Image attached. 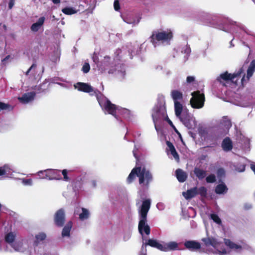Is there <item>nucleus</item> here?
Listing matches in <instances>:
<instances>
[{"mask_svg": "<svg viewBox=\"0 0 255 255\" xmlns=\"http://www.w3.org/2000/svg\"><path fill=\"white\" fill-rule=\"evenodd\" d=\"M15 238V235L12 232H10L5 235V241L8 243H12L14 241Z\"/></svg>", "mask_w": 255, "mask_h": 255, "instance_id": "38", "label": "nucleus"}, {"mask_svg": "<svg viewBox=\"0 0 255 255\" xmlns=\"http://www.w3.org/2000/svg\"><path fill=\"white\" fill-rule=\"evenodd\" d=\"M251 168L255 174V164H251Z\"/></svg>", "mask_w": 255, "mask_h": 255, "instance_id": "58", "label": "nucleus"}, {"mask_svg": "<svg viewBox=\"0 0 255 255\" xmlns=\"http://www.w3.org/2000/svg\"><path fill=\"white\" fill-rule=\"evenodd\" d=\"M185 248L189 250L194 251L201 249V244L200 243L195 241H187L184 244Z\"/></svg>", "mask_w": 255, "mask_h": 255, "instance_id": "18", "label": "nucleus"}, {"mask_svg": "<svg viewBox=\"0 0 255 255\" xmlns=\"http://www.w3.org/2000/svg\"><path fill=\"white\" fill-rule=\"evenodd\" d=\"M193 172L199 180L204 179L207 175L206 171L197 167L194 168Z\"/></svg>", "mask_w": 255, "mask_h": 255, "instance_id": "26", "label": "nucleus"}, {"mask_svg": "<svg viewBox=\"0 0 255 255\" xmlns=\"http://www.w3.org/2000/svg\"><path fill=\"white\" fill-rule=\"evenodd\" d=\"M140 171V167H135L133 168L127 179V182L128 184L131 183L135 179L136 176Z\"/></svg>", "mask_w": 255, "mask_h": 255, "instance_id": "19", "label": "nucleus"}, {"mask_svg": "<svg viewBox=\"0 0 255 255\" xmlns=\"http://www.w3.org/2000/svg\"><path fill=\"white\" fill-rule=\"evenodd\" d=\"M8 168L6 165L0 167V176L5 175L8 171Z\"/></svg>", "mask_w": 255, "mask_h": 255, "instance_id": "47", "label": "nucleus"}, {"mask_svg": "<svg viewBox=\"0 0 255 255\" xmlns=\"http://www.w3.org/2000/svg\"><path fill=\"white\" fill-rule=\"evenodd\" d=\"M62 174L63 176V178L61 180H63L65 181H69L70 180V178L68 176V171L67 169H63L61 171V174Z\"/></svg>", "mask_w": 255, "mask_h": 255, "instance_id": "43", "label": "nucleus"}, {"mask_svg": "<svg viewBox=\"0 0 255 255\" xmlns=\"http://www.w3.org/2000/svg\"><path fill=\"white\" fill-rule=\"evenodd\" d=\"M226 126H227L229 127H231L232 126L231 122L230 120L227 122Z\"/></svg>", "mask_w": 255, "mask_h": 255, "instance_id": "60", "label": "nucleus"}, {"mask_svg": "<svg viewBox=\"0 0 255 255\" xmlns=\"http://www.w3.org/2000/svg\"><path fill=\"white\" fill-rule=\"evenodd\" d=\"M166 115L165 108L161 106L156 107L153 110L152 118L156 128V124L158 122L163 120Z\"/></svg>", "mask_w": 255, "mask_h": 255, "instance_id": "7", "label": "nucleus"}, {"mask_svg": "<svg viewBox=\"0 0 255 255\" xmlns=\"http://www.w3.org/2000/svg\"><path fill=\"white\" fill-rule=\"evenodd\" d=\"M211 219L216 223L220 225L222 223L221 220L219 217L216 214H211L210 215Z\"/></svg>", "mask_w": 255, "mask_h": 255, "instance_id": "41", "label": "nucleus"}, {"mask_svg": "<svg viewBox=\"0 0 255 255\" xmlns=\"http://www.w3.org/2000/svg\"><path fill=\"white\" fill-rule=\"evenodd\" d=\"M62 11L63 13L67 15H71L74 14L76 12V11L72 7H66L62 9Z\"/></svg>", "mask_w": 255, "mask_h": 255, "instance_id": "39", "label": "nucleus"}, {"mask_svg": "<svg viewBox=\"0 0 255 255\" xmlns=\"http://www.w3.org/2000/svg\"><path fill=\"white\" fill-rule=\"evenodd\" d=\"M246 165L245 164H238L236 167V170L239 172H243L245 170Z\"/></svg>", "mask_w": 255, "mask_h": 255, "instance_id": "49", "label": "nucleus"}, {"mask_svg": "<svg viewBox=\"0 0 255 255\" xmlns=\"http://www.w3.org/2000/svg\"><path fill=\"white\" fill-rule=\"evenodd\" d=\"M138 177L139 184L141 186L146 189L149 187V184L153 180V177L152 173L149 170L146 169L145 167H143L142 170L137 174Z\"/></svg>", "mask_w": 255, "mask_h": 255, "instance_id": "3", "label": "nucleus"}, {"mask_svg": "<svg viewBox=\"0 0 255 255\" xmlns=\"http://www.w3.org/2000/svg\"><path fill=\"white\" fill-rule=\"evenodd\" d=\"M255 71V65H250L247 70V76H246L245 73L243 71L241 80L242 85H244L245 82H246L250 80V78L252 76Z\"/></svg>", "mask_w": 255, "mask_h": 255, "instance_id": "15", "label": "nucleus"}, {"mask_svg": "<svg viewBox=\"0 0 255 255\" xmlns=\"http://www.w3.org/2000/svg\"><path fill=\"white\" fill-rule=\"evenodd\" d=\"M12 109V107L11 105L8 104H5L0 102V112L3 110H8L9 111L11 110Z\"/></svg>", "mask_w": 255, "mask_h": 255, "instance_id": "40", "label": "nucleus"}, {"mask_svg": "<svg viewBox=\"0 0 255 255\" xmlns=\"http://www.w3.org/2000/svg\"><path fill=\"white\" fill-rule=\"evenodd\" d=\"M197 195H200L202 198H206L207 196V189L204 186L197 188Z\"/></svg>", "mask_w": 255, "mask_h": 255, "instance_id": "36", "label": "nucleus"}, {"mask_svg": "<svg viewBox=\"0 0 255 255\" xmlns=\"http://www.w3.org/2000/svg\"><path fill=\"white\" fill-rule=\"evenodd\" d=\"M50 83L48 81L45 79L44 82L39 85L38 86H35L33 89L37 93H41L45 92L49 88Z\"/></svg>", "mask_w": 255, "mask_h": 255, "instance_id": "20", "label": "nucleus"}, {"mask_svg": "<svg viewBox=\"0 0 255 255\" xmlns=\"http://www.w3.org/2000/svg\"><path fill=\"white\" fill-rule=\"evenodd\" d=\"M166 144L170 150L171 154L174 157L175 160L179 161V156L176 151L175 148L173 144L169 141H166Z\"/></svg>", "mask_w": 255, "mask_h": 255, "instance_id": "27", "label": "nucleus"}, {"mask_svg": "<svg viewBox=\"0 0 255 255\" xmlns=\"http://www.w3.org/2000/svg\"><path fill=\"white\" fill-rule=\"evenodd\" d=\"M45 18L44 16L40 17L38 21L35 23H33L31 27V30L33 32L38 31L40 27L43 25Z\"/></svg>", "mask_w": 255, "mask_h": 255, "instance_id": "24", "label": "nucleus"}, {"mask_svg": "<svg viewBox=\"0 0 255 255\" xmlns=\"http://www.w3.org/2000/svg\"><path fill=\"white\" fill-rule=\"evenodd\" d=\"M228 189L224 183L219 184L216 186L215 192L217 194H225L227 192Z\"/></svg>", "mask_w": 255, "mask_h": 255, "instance_id": "28", "label": "nucleus"}, {"mask_svg": "<svg viewBox=\"0 0 255 255\" xmlns=\"http://www.w3.org/2000/svg\"><path fill=\"white\" fill-rule=\"evenodd\" d=\"M94 93L101 108L106 111L109 114L113 116L117 120H121V117L117 115L118 106L112 103L108 99L103 96L99 90L95 91Z\"/></svg>", "mask_w": 255, "mask_h": 255, "instance_id": "1", "label": "nucleus"}, {"mask_svg": "<svg viewBox=\"0 0 255 255\" xmlns=\"http://www.w3.org/2000/svg\"><path fill=\"white\" fill-rule=\"evenodd\" d=\"M179 250L178 244L175 242H170L163 245L162 251L168 252Z\"/></svg>", "mask_w": 255, "mask_h": 255, "instance_id": "21", "label": "nucleus"}, {"mask_svg": "<svg viewBox=\"0 0 255 255\" xmlns=\"http://www.w3.org/2000/svg\"><path fill=\"white\" fill-rule=\"evenodd\" d=\"M219 252L221 253V254H222V255H224L227 253V252H226V250L225 249H224L222 250V251H219Z\"/></svg>", "mask_w": 255, "mask_h": 255, "instance_id": "59", "label": "nucleus"}, {"mask_svg": "<svg viewBox=\"0 0 255 255\" xmlns=\"http://www.w3.org/2000/svg\"><path fill=\"white\" fill-rule=\"evenodd\" d=\"M129 114V111L127 109L123 108L118 106L117 108V115H119L121 117V120L122 121V117H126V116Z\"/></svg>", "mask_w": 255, "mask_h": 255, "instance_id": "35", "label": "nucleus"}, {"mask_svg": "<svg viewBox=\"0 0 255 255\" xmlns=\"http://www.w3.org/2000/svg\"><path fill=\"white\" fill-rule=\"evenodd\" d=\"M105 59H110V57L109 56H105Z\"/></svg>", "mask_w": 255, "mask_h": 255, "instance_id": "64", "label": "nucleus"}, {"mask_svg": "<svg viewBox=\"0 0 255 255\" xmlns=\"http://www.w3.org/2000/svg\"><path fill=\"white\" fill-rule=\"evenodd\" d=\"M65 222V213L62 208L57 210L54 216V223L58 227H62Z\"/></svg>", "mask_w": 255, "mask_h": 255, "instance_id": "10", "label": "nucleus"}, {"mask_svg": "<svg viewBox=\"0 0 255 255\" xmlns=\"http://www.w3.org/2000/svg\"><path fill=\"white\" fill-rule=\"evenodd\" d=\"M82 213L79 215V219L81 220H84L88 218L89 216V213L87 209L82 208Z\"/></svg>", "mask_w": 255, "mask_h": 255, "instance_id": "37", "label": "nucleus"}, {"mask_svg": "<svg viewBox=\"0 0 255 255\" xmlns=\"http://www.w3.org/2000/svg\"><path fill=\"white\" fill-rule=\"evenodd\" d=\"M163 120H164L165 121H166L169 124V125H170L171 127H173L175 129V128L173 125L172 121L169 119L167 114Z\"/></svg>", "mask_w": 255, "mask_h": 255, "instance_id": "52", "label": "nucleus"}, {"mask_svg": "<svg viewBox=\"0 0 255 255\" xmlns=\"http://www.w3.org/2000/svg\"><path fill=\"white\" fill-rule=\"evenodd\" d=\"M192 97L191 98L190 103L194 109L202 108L204 105L205 96L200 91H196L191 93Z\"/></svg>", "mask_w": 255, "mask_h": 255, "instance_id": "5", "label": "nucleus"}, {"mask_svg": "<svg viewBox=\"0 0 255 255\" xmlns=\"http://www.w3.org/2000/svg\"><path fill=\"white\" fill-rule=\"evenodd\" d=\"M250 64H255V60H253L251 63Z\"/></svg>", "mask_w": 255, "mask_h": 255, "instance_id": "63", "label": "nucleus"}, {"mask_svg": "<svg viewBox=\"0 0 255 255\" xmlns=\"http://www.w3.org/2000/svg\"><path fill=\"white\" fill-rule=\"evenodd\" d=\"M174 103L175 113L177 117H179L182 115L183 111L182 105L179 102H175Z\"/></svg>", "mask_w": 255, "mask_h": 255, "instance_id": "34", "label": "nucleus"}, {"mask_svg": "<svg viewBox=\"0 0 255 255\" xmlns=\"http://www.w3.org/2000/svg\"><path fill=\"white\" fill-rule=\"evenodd\" d=\"M31 181V179H26L25 180V182L26 183H30Z\"/></svg>", "mask_w": 255, "mask_h": 255, "instance_id": "62", "label": "nucleus"}, {"mask_svg": "<svg viewBox=\"0 0 255 255\" xmlns=\"http://www.w3.org/2000/svg\"><path fill=\"white\" fill-rule=\"evenodd\" d=\"M146 245L151 247L155 248L161 251H162L163 245L159 243L156 240L153 239H149Z\"/></svg>", "mask_w": 255, "mask_h": 255, "instance_id": "32", "label": "nucleus"}, {"mask_svg": "<svg viewBox=\"0 0 255 255\" xmlns=\"http://www.w3.org/2000/svg\"><path fill=\"white\" fill-rule=\"evenodd\" d=\"M222 147L225 151H229L233 148V142L229 137L225 138L222 143Z\"/></svg>", "mask_w": 255, "mask_h": 255, "instance_id": "22", "label": "nucleus"}, {"mask_svg": "<svg viewBox=\"0 0 255 255\" xmlns=\"http://www.w3.org/2000/svg\"><path fill=\"white\" fill-rule=\"evenodd\" d=\"M176 176L179 182H185L187 178V174L181 169L178 168L175 171Z\"/></svg>", "mask_w": 255, "mask_h": 255, "instance_id": "25", "label": "nucleus"}, {"mask_svg": "<svg viewBox=\"0 0 255 255\" xmlns=\"http://www.w3.org/2000/svg\"><path fill=\"white\" fill-rule=\"evenodd\" d=\"M150 199H146L142 202L140 211V218H147V213L150 209Z\"/></svg>", "mask_w": 255, "mask_h": 255, "instance_id": "13", "label": "nucleus"}, {"mask_svg": "<svg viewBox=\"0 0 255 255\" xmlns=\"http://www.w3.org/2000/svg\"><path fill=\"white\" fill-rule=\"evenodd\" d=\"M171 97L174 101V102H179L178 101L183 99L182 93L178 90H173L171 93Z\"/></svg>", "mask_w": 255, "mask_h": 255, "instance_id": "31", "label": "nucleus"}, {"mask_svg": "<svg viewBox=\"0 0 255 255\" xmlns=\"http://www.w3.org/2000/svg\"><path fill=\"white\" fill-rule=\"evenodd\" d=\"M201 241L204 243L206 247L211 246L215 249L220 244V243L217 241V239L213 237L202 238Z\"/></svg>", "mask_w": 255, "mask_h": 255, "instance_id": "17", "label": "nucleus"}, {"mask_svg": "<svg viewBox=\"0 0 255 255\" xmlns=\"http://www.w3.org/2000/svg\"><path fill=\"white\" fill-rule=\"evenodd\" d=\"M198 132L201 136H203L207 134V131L205 128L200 127L198 128Z\"/></svg>", "mask_w": 255, "mask_h": 255, "instance_id": "46", "label": "nucleus"}, {"mask_svg": "<svg viewBox=\"0 0 255 255\" xmlns=\"http://www.w3.org/2000/svg\"><path fill=\"white\" fill-rule=\"evenodd\" d=\"M197 187H195L183 192V195L186 200L191 199L197 195Z\"/></svg>", "mask_w": 255, "mask_h": 255, "instance_id": "23", "label": "nucleus"}, {"mask_svg": "<svg viewBox=\"0 0 255 255\" xmlns=\"http://www.w3.org/2000/svg\"><path fill=\"white\" fill-rule=\"evenodd\" d=\"M52 2L54 4H58L60 2V0H52Z\"/></svg>", "mask_w": 255, "mask_h": 255, "instance_id": "61", "label": "nucleus"}, {"mask_svg": "<svg viewBox=\"0 0 255 255\" xmlns=\"http://www.w3.org/2000/svg\"><path fill=\"white\" fill-rule=\"evenodd\" d=\"M184 53L187 54H189V53H190L191 50L190 46L188 45H186L184 49Z\"/></svg>", "mask_w": 255, "mask_h": 255, "instance_id": "53", "label": "nucleus"}, {"mask_svg": "<svg viewBox=\"0 0 255 255\" xmlns=\"http://www.w3.org/2000/svg\"><path fill=\"white\" fill-rule=\"evenodd\" d=\"M147 218H140L138 223V229L139 233L142 236L143 232L147 235L150 233V227L146 224Z\"/></svg>", "mask_w": 255, "mask_h": 255, "instance_id": "12", "label": "nucleus"}, {"mask_svg": "<svg viewBox=\"0 0 255 255\" xmlns=\"http://www.w3.org/2000/svg\"><path fill=\"white\" fill-rule=\"evenodd\" d=\"M122 53V50L120 48L116 49L115 52V58L114 59L117 60H121V56L120 54Z\"/></svg>", "mask_w": 255, "mask_h": 255, "instance_id": "48", "label": "nucleus"}, {"mask_svg": "<svg viewBox=\"0 0 255 255\" xmlns=\"http://www.w3.org/2000/svg\"><path fill=\"white\" fill-rule=\"evenodd\" d=\"M206 181L207 183H214L216 181L215 175L213 174L209 175L206 177Z\"/></svg>", "mask_w": 255, "mask_h": 255, "instance_id": "42", "label": "nucleus"}, {"mask_svg": "<svg viewBox=\"0 0 255 255\" xmlns=\"http://www.w3.org/2000/svg\"><path fill=\"white\" fill-rule=\"evenodd\" d=\"M92 58H93V62L95 64H97L98 63H99L98 56V55L95 53H94L93 54Z\"/></svg>", "mask_w": 255, "mask_h": 255, "instance_id": "54", "label": "nucleus"}, {"mask_svg": "<svg viewBox=\"0 0 255 255\" xmlns=\"http://www.w3.org/2000/svg\"><path fill=\"white\" fill-rule=\"evenodd\" d=\"M224 242L225 244L231 249L238 250L242 249V246L241 245L234 243L229 239H225Z\"/></svg>", "mask_w": 255, "mask_h": 255, "instance_id": "33", "label": "nucleus"}, {"mask_svg": "<svg viewBox=\"0 0 255 255\" xmlns=\"http://www.w3.org/2000/svg\"><path fill=\"white\" fill-rule=\"evenodd\" d=\"M243 73V69L242 68L237 72L233 74H230L227 71L220 75V78L224 81H231L232 82L237 83L241 78Z\"/></svg>", "mask_w": 255, "mask_h": 255, "instance_id": "8", "label": "nucleus"}, {"mask_svg": "<svg viewBox=\"0 0 255 255\" xmlns=\"http://www.w3.org/2000/svg\"><path fill=\"white\" fill-rule=\"evenodd\" d=\"M35 92H31L24 93L22 97H19V101L23 104L27 103L31 101H32L35 96Z\"/></svg>", "mask_w": 255, "mask_h": 255, "instance_id": "16", "label": "nucleus"}, {"mask_svg": "<svg viewBox=\"0 0 255 255\" xmlns=\"http://www.w3.org/2000/svg\"><path fill=\"white\" fill-rule=\"evenodd\" d=\"M39 178L48 180H61V170L53 169H47L41 170L37 172Z\"/></svg>", "mask_w": 255, "mask_h": 255, "instance_id": "4", "label": "nucleus"}, {"mask_svg": "<svg viewBox=\"0 0 255 255\" xmlns=\"http://www.w3.org/2000/svg\"><path fill=\"white\" fill-rule=\"evenodd\" d=\"M90 65H83L82 70L84 73H88L90 69Z\"/></svg>", "mask_w": 255, "mask_h": 255, "instance_id": "50", "label": "nucleus"}, {"mask_svg": "<svg viewBox=\"0 0 255 255\" xmlns=\"http://www.w3.org/2000/svg\"><path fill=\"white\" fill-rule=\"evenodd\" d=\"M74 87L75 89H77L78 91L88 93L93 92L94 93L91 94V95H95L94 92L97 90H94V88L88 83L83 82H77L74 85Z\"/></svg>", "mask_w": 255, "mask_h": 255, "instance_id": "11", "label": "nucleus"}, {"mask_svg": "<svg viewBox=\"0 0 255 255\" xmlns=\"http://www.w3.org/2000/svg\"><path fill=\"white\" fill-rule=\"evenodd\" d=\"M10 58V55H7L4 58H3V59L1 60V62H4L7 60L9 59Z\"/></svg>", "mask_w": 255, "mask_h": 255, "instance_id": "57", "label": "nucleus"}, {"mask_svg": "<svg viewBox=\"0 0 255 255\" xmlns=\"http://www.w3.org/2000/svg\"><path fill=\"white\" fill-rule=\"evenodd\" d=\"M172 38L173 33L170 30H156L152 31L149 39L151 43L156 47L158 43H169Z\"/></svg>", "mask_w": 255, "mask_h": 255, "instance_id": "2", "label": "nucleus"}, {"mask_svg": "<svg viewBox=\"0 0 255 255\" xmlns=\"http://www.w3.org/2000/svg\"><path fill=\"white\" fill-rule=\"evenodd\" d=\"M181 121L188 128L192 129L195 125V121L193 117L188 113L184 112L179 117Z\"/></svg>", "mask_w": 255, "mask_h": 255, "instance_id": "9", "label": "nucleus"}, {"mask_svg": "<svg viewBox=\"0 0 255 255\" xmlns=\"http://www.w3.org/2000/svg\"><path fill=\"white\" fill-rule=\"evenodd\" d=\"M12 247L15 251L18 252L20 251V250L22 248V243L20 242L15 243L13 244Z\"/></svg>", "mask_w": 255, "mask_h": 255, "instance_id": "45", "label": "nucleus"}, {"mask_svg": "<svg viewBox=\"0 0 255 255\" xmlns=\"http://www.w3.org/2000/svg\"><path fill=\"white\" fill-rule=\"evenodd\" d=\"M217 174L218 178H222L225 176V171L224 168H220L217 171Z\"/></svg>", "mask_w": 255, "mask_h": 255, "instance_id": "44", "label": "nucleus"}, {"mask_svg": "<svg viewBox=\"0 0 255 255\" xmlns=\"http://www.w3.org/2000/svg\"><path fill=\"white\" fill-rule=\"evenodd\" d=\"M138 149H134L132 151L133 156L136 159V167H141V170L143 167H145L146 162L145 156L143 154L137 155Z\"/></svg>", "mask_w": 255, "mask_h": 255, "instance_id": "14", "label": "nucleus"}, {"mask_svg": "<svg viewBox=\"0 0 255 255\" xmlns=\"http://www.w3.org/2000/svg\"><path fill=\"white\" fill-rule=\"evenodd\" d=\"M72 225L73 223L72 221H70L64 227L62 232V236L63 237H68L70 236V233L72 227Z\"/></svg>", "mask_w": 255, "mask_h": 255, "instance_id": "29", "label": "nucleus"}, {"mask_svg": "<svg viewBox=\"0 0 255 255\" xmlns=\"http://www.w3.org/2000/svg\"><path fill=\"white\" fill-rule=\"evenodd\" d=\"M114 9L116 11H118L120 9V2L118 0H115L114 3Z\"/></svg>", "mask_w": 255, "mask_h": 255, "instance_id": "51", "label": "nucleus"}, {"mask_svg": "<svg viewBox=\"0 0 255 255\" xmlns=\"http://www.w3.org/2000/svg\"><path fill=\"white\" fill-rule=\"evenodd\" d=\"M44 71V67L41 65H31V67L25 73L26 75L35 79L39 80Z\"/></svg>", "mask_w": 255, "mask_h": 255, "instance_id": "6", "label": "nucleus"}, {"mask_svg": "<svg viewBox=\"0 0 255 255\" xmlns=\"http://www.w3.org/2000/svg\"><path fill=\"white\" fill-rule=\"evenodd\" d=\"M35 240L34 241L33 245L34 246H38L40 242L45 240L46 238V235L43 232L39 233L38 234L35 235Z\"/></svg>", "mask_w": 255, "mask_h": 255, "instance_id": "30", "label": "nucleus"}, {"mask_svg": "<svg viewBox=\"0 0 255 255\" xmlns=\"http://www.w3.org/2000/svg\"><path fill=\"white\" fill-rule=\"evenodd\" d=\"M195 81V78L193 76H188L186 79V81L188 83H191Z\"/></svg>", "mask_w": 255, "mask_h": 255, "instance_id": "55", "label": "nucleus"}, {"mask_svg": "<svg viewBox=\"0 0 255 255\" xmlns=\"http://www.w3.org/2000/svg\"><path fill=\"white\" fill-rule=\"evenodd\" d=\"M15 0H10L8 3V8L9 9H11L14 4Z\"/></svg>", "mask_w": 255, "mask_h": 255, "instance_id": "56", "label": "nucleus"}]
</instances>
